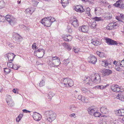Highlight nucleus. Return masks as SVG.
<instances>
[{
  "instance_id": "obj_61",
  "label": "nucleus",
  "mask_w": 124,
  "mask_h": 124,
  "mask_svg": "<svg viewBox=\"0 0 124 124\" xmlns=\"http://www.w3.org/2000/svg\"><path fill=\"white\" fill-rule=\"evenodd\" d=\"M21 119L18 116L16 118V121L17 122H18Z\"/></svg>"
},
{
  "instance_id": "obj_32",
  "label": "nucleus",
  "mask_w": 124,
  "mask_h": 124,
  "mask_svg": "<svg viewBox=\"0 0 124 124\" xmlns=\"http://www.w3.org/2000/svg\"><path fill=\"white\" fill-rule=\"evenodd\" d=\"M96 54L99 56L101 57H103L105 56V54L99 51L96 52Z\"/></svg>"
},
{
  "instance_id": "obj_7",
  "label": "nucleus",
  "mask_w": 124,
  "mask_h": 124,
  "mask_svg": "<svg viewBox=\"0 0 124 124\" xmlns=\"http://www.w3.org/2000/svg\"><path fill=\"white\" fill-rule=\"evenodd\" d=\"M118 27L117 24L116 22H112L109 23L106 27L107 29L111 30L116 29Z\"/></svg>"
},
{
  "instance_id": "obj_6",
  "label": "nucleus",
  "mask_w": 124,
  "mask_h": 124,
  "mask_svg": "<svg viewBox=\"0 0 124 124\" xmlns=\"http://www.w3.org/2000/svg\"><path fill=\"white\" fill-rule=\"evenodd\" d=\"M110 87L112 91L116 93H118L119 92H121L123 91L121 87L117 85H113L111 86Z\"/></svg>"
},
{
  "instance_id": "obj_52",
  "label": "nucleus",
  "mask_w": 124,
  "mask_h": 124,
  "mask_svg": "<svg viewBox=\"0 0 124 124\" xmlns=\"http://www.w3.org/2000/svg\"><path fill=\"white\" fill-rule=\"evenodd\" d=\"M19 68L17 65H13L12 68L14 70H17Z\"/></svg>"
},
{
  "instance_id": "obj_63",
  "label": "nucleus",
  "mask_w": 124,
  "mask_h": 124,
  "mask_svg": "<svg viewBox=\"0 0 124 124\" xmlns=\"http://www.w3.org/2000/svg\"><path fill=\"white\" fill-rule=\"evenodd\" d=\"M23 116V114H20L18 116V117L21 119Z\"/></svg>"
},
{
  "instance_id": "obj_12",
  "label": "nucleus",
  "mask_w": 124,
  "mask_h": 124,
  "mask_svg": "<svg viewBox=\"0 0 124 124\" xmlns=\"http://www.w3.org/2000/svg\"><path fill=\"white\" fill-rule=\"evenodd\" d=\"M88 60L89 62L93 64H95L97 61V59L95 57L92 55H91L89 56Z\"/></svg>"
},
{
  "instance_id": "obj_44",
  "label": "nucleus",
  "mask_w": 124,
  "mask_h": 124,
  "mask_svg": "<svg viewBox=\"0 0 124 124\" xmlns=\"http://www.w3.org/2000/svg\"><path fill=\"white\" fill-rule=\"evenodd\" d=\"M115 68L116 70L118 71H122V69L119 66H116L115 67Z\"/></svg>"
},
{
  "instance_id": "obj_15",
  "label": "nucleus",
  "mask_w": 124,
  "mask_h": 124,
  "mask_svg": "<svg viewBox=\"0 0 124 124\" xmlns=\"http://www.w3.org/2000/svg\"><path fill=\"white\" fill-rule=\"evenodd\" d=\"M89 27L87 26L83 25L80 27L79 30L80 31L84 32H86L88 31Z\"/></svg>"
},
{
  "instance_id": "obj_27",
  "label": "nucleus",
  "mask_w": 124,
  "mask_h": 124,
  "mask_svg": "<svg viewBox=\"0 0 124 124\" xmlns=\"http://www.w3.org/2000/svg\"><path fill=\"white\" fill-rule=\"evenodd\" d=\"M61 3L62 6L64 8L69 3L68 0H61Z\"/></svg>"
},
{
  "instance_id": "obj_29",
  "label": "nucleus",
  "mask_w": 124,
  "mask_h": 124,
  "mask_svg": "<svg viewBox=\"0 0 124 124\" xmlns=\"http://www.w3.org/2000/svg\"><path fill=\"white\" fill-rule=\"evenodd\" d=\"M88 111L89 114L92 115L95 112V110L94 109L91 108H88Z\"/></svg>"
},
{
  "instance_id": "obj_30",
  "label": "nucleus",
  "mask_w": 124,
  "mask_h": 124,
  "mask_svg": "<svg viewBox=\"0 0 124 124\" xmlns=\"http://www.w3.org/2000/svg\"><path fill=\"white\" fill-rule=\"evenodd\" d=\"M108 86V84L104 86L103 85L97 86H96V87L98 89L102 90L105 89V88H106Z\"/></svg>"
},
{
  "instance_id": "obj_64",
  "label": "nucleus",
  "mask_w": 124,
  "mask_h": 124,
  "mask_svg": "<svg viewBox=\"0 0 124 124\" xmlns=\"http://www.w3.org/2000/svg\"><path fill=\"white\" fill-rule=\"evenodd\" d=\"M105 65V66H107L108 65V62L107 61H106V62H105V63H104Z\"/></svg>"
},
{
  "instance_id": "obj_46",
  "label": "nucleus",
  "mask_w": 124,
  "mask_h": 124,
  "mask_svg": "<svg viewBox=\"0 0 124 124\" xmlns=\"http://www.w3.org/2000/svg\"><path fill=\"white\" fill-rule=\"evenodd\" d=\"M99 123L100 124H105V121H103V119L101 118L99 120Z\"/></svg>"
},
{
  "instance_id": "obj_50",
  "label": "nucleus",
  "mask_w": 124,
  "mask_h": 124,
  "mask_svg": "<svg viewBox=\"0 0 124 124\" xmlns=\"http://www.w3.org/2000/svg\"><path fill=\"white\" fill-rule=\"evenodd\" d=\"M6 16H2L0 15V21L3 22L4 19H5Z\"/></svg>"
},
{
  "instance_id": "obj_11",
  "label": "nucleus",
  "mask_w": 124,
  "mask_h": 124,
  "mask_svg": "<svg viewBox=\"0 0 124 124\" xmlns=\"http://www.w3.org/2000/svg\"><path fill=\"white\" fill-rule=\"evenodd\" d=\"M45 50L43 49L42 48L38 49L37 50L35 51L34 53L37 54L38 55L37 57L39 58H41L43 57L45 54Z\"/></svg>"
},
{
  "instance_id": "obj_16",
  "label": "nucleus",
  "mask_w": 124,
  "mask_h": 124,
  "mask_svg": "<svg viewBox=\"0 0 124 124\" xmlns=\"http://www.w3.org/2000/svg\"><path fill=\"white\" fill-rule=\"evenodd\" d=\"M75 9L77 12L80 13H82L85 11L83 8V7L79 5L76 6L75 8Z\"/></svg>"
},
{
  "instance_id": "obj_48",
  "label": "nucleus",
  "mask_w": 124,
  "mask_h": 124,
  "mask_svg": "<svg viewBox=\"0 0 124 124\" xmlns=\"http://www.w3.org/2000/svg\"><path fill=\"white\" fill-rule=\"evenodd\" d=\"M45 85V81L42 80L40 82V83H39V85L40 86H42Z\"/></svg>"
},
{
  "instance_id": "obj_31",
  "label": "nucleus",
  "mask_w": 124,
  "mask_h": 124,
  "mask_svg": "<svg viewBox=\"0 0 124 124\" xmlns=\"http://www.w3.org/2000/svg\"><path fill=\"white\" fill-rule=\"evenodd\" d=\"M81 90L84 93H87V94H88L90 93V91L89 90L84 87L82 88Z\"/></svg>"
},
{
  "instance_id": "obj_58",
  "label": "nucleus",
  "mask_w": 124,
  "mask_h": 124,
  "mask_svg": "<svg viewBox=\"0 0 124 124\" xmlns=\"http://www.w3.org/2000/svg\"><path fill=\"white\" fill-rule=\"evenodd\" d=\"M9 43H8V42H7V45L9 46L10 47H11V48H13V46L12 45V44H9Z\"/></svg>"
},
{
  "instance_id": "obj_39",
  "label": "nucleus",
  "mask_w": 124,
  "mask_h": 124,
  "mask_svg": "<svg viewBox=\"0 0 124 124\" xmlns=\"http://www.w3.org/2000/svg\"><path fill=\"white\" fill-rule=\"evenodd\" d=\"M67 31L69 33H70L72 32V29L70 26H68L67 28Z\"/></svg>"
},
{
  "instance_id": "obj_5",
  "label": "nucleus",
  "mask_w": 124,
  "mask_h": 124,
  "mask_svg": "<svg viewBox=\"0 0 124 124\" xmlns=\"http://www.w3.org/2000/svg\"><path fill=\"white\" fill-rule=\"evenodd\" d=\"M5 19L10 24L13 25L16 23L15 18L9 15H7L6 16Z\"/></svg>"
},
{
  "instance_id": "obj_49",
  "label": "nucleus",
  "mask_w": 124,
  "mask_h": 124,
  "mask_svg": "<svg viewBox=\"0 0 124 124\" xmlns=\"http://www.w3.org/2000/svg\"><path fill=\"white\" fill-rule=\"evenodd\" d=\"M100 8H96L94 10L95 13V14L98 13L100 11Z\"/></svg>"
},
{
  "instance_id": "obj_13",
  "label": "nucleus",
  "mask_w": 124,
  "mask_h": 124,
  "mask_svg": "<svg viewBox=\"0 0 124 124\" xmlns=\"http://www.w3.org/2000/svg\"><path fill=\"white\" fill-rule=\"evenodd\" d=\"M106 42L108 45H117V42L109 38H105V39Z\"/></svg>"
},
{
  "instance_id": "obj_23",
  "label": "nucleus",
  "mask_w": 124,
  "mask_h": 124,
  "mask_svg": "<svg viewBox=\"0 0 124 124\" xmlns=\"http://www.w3.org/2000/svg\"><path fill=\"white\" fill-rule=\"evenodd\" d=\"M63 39L66 41H69L71 40L72 39V37L70 35H65L64 37H63Z\"/></svg>"
},
{
  "instance_id": "obj_56",
  "label": "nucleus",
  "mask_w": 124,
  "mask_h": 124,
  "mask_svg": "<svg viewBox=\"0 0 124 124\" xmlns=\"http://www.w3.org/2000/svg\"><path fill=\"white\" fill-rule=\"evenodd\" d=\"M23 112L26 113H30L31 112L30 111L27 110L26 109L23 110Z\"/></svg>"
},
{
  "instance_id": "obj_19",
  "label": "nucleus",
  "mask_w": 124,
  "mask_h": 124,
  "mask_svg": "<svg viewBox=\"0 0 124 124\" xmlns=\"http://www.w3.org/2000/svg\"><path fill=\"white\" fill-rule=\"evenodd\" d=\"M7 57L9 61H12L14 59L16 55L13 53H9L7 54Z\"/></svg>"
},
{
  "instance_id": "obj_53",
  "label": "nucleus",
  "mask_w": 124,
  "mask_h": 124,
  "mask_svg": "<svg viewBox=\"0 0 124 124\" xmlns=\"http://www.w3.org/2000/svg\"><path fill=\"white\" fill-rule=\"evenodd\" d=\"M31 12V10L29 8H27V9H26L25 11V12L26 13H28V12H30H30Z\"/></svg>"
},
{
  "instance_id": "obj_59",
  "label": "nucleus",
  "mask_w": 124,
  "mask_h": 124,
  "mask_svg": "<svg viewBox=\"0 0 124 124\" xmlns=\"http://www.w3.org/2000/svg\"><path fill=\"white\" fill-rule=\"evenodd\" d=\"M74 51L76 53H78L79 51L78 48L75 49L74 48Z\"/></svg>"
},
{
  "instance_id": "obj_38",
  "label": "nucleus",
  "mask_w": 124,
  "mask_h": 124,
  "mask_svg": "<svg viewBox=\"0 0 124 124\" xmlns=\"http://www.w3.org/2000/svg\"><path fill=\"white\" fill-rule=\"evenodd\" d=\"M8 105L10 107H12L14 105V103L12 101V100L10 101L8 103H7Z\"/></svg>"
},
{
  "instance_id": "obj_2",
  "label": "nucleus",
  "mask_w": 124,
  "mask_h": 124,
  "mask_svg": "<svg viewBox=\"0 0 124 124\" xmlns=\"http://www.w3.org/2000/svg\"><path fill=\"white\" fill-rule=\"evenodd\" d=\"M47 62L49 65L53 67H57L60 63L59 58L56 56L50 57L49 60Z\"/></svg>"
},
{
  "instance_id": "obj_20",
  "label": "nucleus",
  "mask_w": 124,
  "mask_h": 124,
  "mask_svg": "<svg viewBox=\"0 0 124 124\" xmlns=\"http://www.w3.org/2000/svg\"><path fill=\"white\" fill-rule=\"evenodd\" d=\"M100 111L101 112L104 114H107L108 113L109 110L106 107L102 106L100 108Z\"/></svg>"
},
{
  "instance_id": "obj_47",
  "label": "nucleus",
  "mask_w": 124,
  "mask_h": 124,
  "mask_svg": "<svg viewBox=\"0 0 124 124\" xmlns=\"http://www.w3.org/2000/svg\"><path fill=\"white\" fill-rule=\"evenodd\" d=\"M3 3H1V2H0V9H1L4 8L5 6V3L4 1L3 0Z\"/></svg>"
},
{
  "instance_id": "obj_54",
  "label": "nucleus",
  "mask_w": 124,
  "mask_h": 124,
  "mask_svg": "<svg viewBox=\"0 0 124 124\" xmlns=\"http://www.w3.org/2000/svg\"><path fill=\"white\" fill-rule=\"evenodd\" d=\"M82 97L83 96H82L81 95H78L77 97V98L79 100H81L82 98Z\"/></svg>"
},
{
  "instance_id": "obj_26",
  "label": "nucleus",
  "mask_w": 124,
  "mask_h": 124,
  "mask_svg": "<svg viewBox=\"0 0 124 124\" xmlns=\"http://www.w3.org/2000/svg\"><path fill=\"white\" fill-rule=\"evenodd\" d=\"M13 39L16 41H19L20 37H21L20 36L19 34L17 33L15 34L14 35Z\"/></svg>"
},
{
  "instance_id": "obj_1",
  "label": "nucleus",
  "mask_w": 124,
  "mask_h": 124,
  "mask_svg": "<svg viewBox=\"0 0 124 124\" xmlns=\"http://www.w3.org/2000/svg\"><path fill=\"white\" fill-rule=\"evenodd\" d=\"M44 114L46 121L47 123H51L56 118V115L52 111H46Z\"/></svg>"
},
{
  "instance_id": "obj_42",
  "label": "nucleus",
  "mask_w": 124,
  "mask_h": 124,
  "mask_svg": "<svg viewBox=\"0 0 124 124\" xmlns=\"http://www.w3.org/2000/svg\"><path fill=\"white\" fill-rule=\"evenodd\" d=\"M94 19L95 21H101L102 20V19L101 18V17H94Z\"/></svg>"
},
{
  "instance_id": "obj_10",
  "label": "nucleus",
  "mask_w": 124,
  "mask_h": 124,
  "mask_svg": "<svg viewBox=\"0 0 124 124\" xmlns=\"http://www.w3.org/2000/svg\"><path fill=\"white\" fill-rule=\"evenodd\" d=\"M74 17L73 19L70 21V23L75 28H77L79 25V23L78 20Z\"/></svg>"
},
{
  "instance_id": "obj_9",
  "label": "nucleus",
  "mask_w": 124,
  "mask_h": 124,
  "mask_svg": "<svg viewBox=\"0 0 124 124\" xmlns=\"http://www.w3.org/2000/svg\"><path fill=\"white\" fill-rule=\"evenodd\" d=\"M102 75L103 77H107L112 73V71L108 69H104L101 71Z\"/></svg>"
},
{
  "instance_id": "obj_34",
  "label": "nucleus",
  "mask_w": 124,
  "mask_h": 124,
  "mask_svg": "<svg viewBox=\"0 0 124 124\" xmlns=\"http://www.w3.org/2000/svg\"><path fill=\"white\" fill-rule=\"evenodd\" d=\"M54 95V93L52 92H50L48 93L47 97L48 99H51Z\"/></svg>"
},
{
  "instance_id": "obj_17",
  "label": "nucleus",
  "mask_w": 124,
  "mask_h": 124,
  "mask_svg": "<svg viewBox=\"0 0 124 124\" xmlns=\"http://www.w3.org/2000/svg\"><path fill=\"white\" fill-rule=\"evenodd\" d=\"M120 1V0H118L114 4V5L121 8L124 9V4H122Z\"/></svg>"
},
{
  "instance_id": "obj_14",
  "label": "nucleus",
  "mask_w": 124,
  "mask_h": 124,
  "mask_svg": "<svg viewBox=\"0 0 124 124\" xmlns=\"http://www.w3.org/2000/svg\"><path fill=\"white\" fill-rule=\"evenodd\" d=\"M84 83L89 85L92 86L93 84V81L92 79V78H90L89 77L85 78L84 80Z\"/></svg>"
},
{
  "instance_id": "obj_8",
  "label": "nucleus",
  "mask_w": 124,
  "mask_h": 124,
  "mask_svg": "<svg viewBox=\"0 0 124 124\" xmlns=\"http://www.w3.org/2000/svg\"><path fill=\"white\" fill-rule=\"evenodd\" d=\"M41 21L42 24L47 27H50L51 25V20L48 18V17L43 19Z\"/></svg>"
},
{
  "instance_id": "obj_18",
  "label": "nucleus",
  "mask_w": 124,
  "mask_h": 124,
  "mask_svg": "<svg viewBox=\"0 0 124 124\" xmlns=\"http://www.w3.org/2000/svg\"><path fill=\"white\" fill-rule=\"evenodd\" d=\"M33 117L34 120L37 121L40 120L41 118V115L39 113L36 112L34 113Z\"/></svg>"
},
{
  "instance_id": "obj_22",
  "label": "nucleus",
  "mask_w": 124,
  "mask_h": 124,
  "mask_svg": "<svg viewBox=\"0 0 124 124\" xmlns=\"http://www.w3.org/2000/svg\"><path fill=\"white\" fill-rule=\"evenodd\" d=\"M116 98L117 99H118L121 101H124V93L121 92L120 93H119L118 94Z\"/></svg>"
},
{
  "instance_id": "obj_43",
  "label": "nucleus",
  "mask_w": 124,
  "mask_h": 124,
  "mask_svg": "<svg viewBox=\"0 0 124 124\" xmlns=\"http://www.w3.org/2000/svg\"><path fill=\"white\" fill-rule=\"evenodd\" d=\"M100 113L98 112H94L93 115L95 117H99L100 115Z\"/></svg>"
},
{
  "instance_id": "obj_4",
  "label": "nucleus",
  "mask_w": 124,
  "mask_h": 124,
  "mask_svg": "<svg viewBox=\"0 0 124 124\" xmlns=\"http://www.w3.org/2000/svg\"><path fill=\"white\" fill-rule=\"evenodd\" d=\"M92 79L94 83L98 84L100 83L101 81L100 75L98 74H95L92 77Z\"/></svg>"
},
{
  "instance_id": "obj_25",
  "label": "nucleus",
  "mask_w": 124,
  "mask_h": 124,
  "mask_svg": "<svg viewBox=\"0 0 124 124\" xmlns=\"http://www.w3.org/2000/svg\"><path fill=\"white\" fill-rule=\"evenodd\" d=\"M89 26L92 29H94L96 28V23L95 21H91L89 24Z\"/></svg>"
},
{
  "instance_id": "obj_36",
  "label": "nucleus",
  "mask_w": 124,
  "mask_h": 124,
  "mask_svg": "<svg viewBox=\"0 0 124 124\" xmlns=\"http://www.w3.org/2000/svg\"><path fill=\"white\" fill-rule=\"evenodd\" d=\"M11 70L8 68H4V72L6 74H7L10 73Z\"/></svg>"
},
{
  "instance_id": "obj_40",
  "label": "nucleus",
  "mask_w": 124,
  "mask_h": 124,
  "mask_svg": "<svg viewBox=\"0 0 124 124\" xmlns=\"http://www.w3.org/2000/svg\"><path fill=\"white\" fill-rule=\"evenodd\" d=\"M90 9L89 7L87 8L86 9V13L88 14V15L89 16H91V15L90 13Z\"/></svg>"
},
{
  "instance_id": "obj_41",
  "label": "nucleus",
  "mask_w": 124,
  "mask_h": 124,
  "mask_svg": "<svg viewBox=\"0 0 124 124\" xmlns=\"http://www.w3.org/2000/svg\"><path fill=\"white\" fill-rule=\"evenodd\" d=\"M69 61L68 59L65 60L63 61V64L65 65H67L69 63Z\"/></svg>"
},
{
  "instance_id": "obj_24",
  "label": "nucleus",
  "mask_w": 124,
  "mask_h": 124,
  "mask_svg": "<svg viewBox=\"0 0 124 124\" xmlns=\"http://www.w3.org/2000/svg\"><path fill=\"white\" fill-rule=\"evenodd\" d=\"M117 115L119 116H124V109H122L117 110Z\"/></svg>"
},
{
  "instance_id": "obj_21",
  "label": "nucleus",
  "mask_w": 124,
  "mask_h": 124,
  "mask_svg": "<svg viewBox=\"0 0 124 124\" xmlns=\"http://www.w3.org/2000/svg\"><path fill=\"white\" fill-rule=\"evenodd\" d=\"M70 110L72 112H78V108L77 106H75L74 105H70L69 107Z\"/></svg>"
},
{
  "instance_id": "obj_51",
  "label": "nucleus",
  "mask_w": 124,
  "mask_h": 124,
  "mask_svg": "<svg viewBox=\"0 0 124 124\" xmlns=\"http://www.w3.org/2000/svg\"><path fill=\"white\" fill-rule=\"evenodd\" d=\"M7 65L10 68H12L13 67V64L11 62H10L8 63Z\"/></svg>"
},
{
  "instance_id": "obj_35",
  "label": "nucleus",
  "mask_w": 124,
  "mask_h": 124,
  "mask_svg": "<svg viewBox=\"0 0 124 124\" xmlns=\"http://www.w3.org/2000/svg\"><path fill=\"white\" fill-rule=\"evenodd\" d=\"M6 100L7 103L12 100L11 96L9 95L6 96Z\"/></svg>"
},
{
  "instance_id": "obj_62",
  "label": "nucleus",
  "mask_w": 124,
  "mask_h": 124,
  "mask_svg": "<svg viewBox=\"0 0 124 124\" xmlns=\"http://www.w3.org/2000/svg\"><path fill=\"white\" fill-rule=\"evenodd\" d=\"M13 92L14 93H18V91L17 90H16L15 89H14L13 90Z\"/></svg>"
},
{
  "instance_id": "obj_33",
  "label": "nucleus",
  "mask_w": 124,
  "mask_h": 124,
  "mask_svg": "<svg viewBox=\"0 0 124 124\" xmlns=\"http://www.w3.org/2000/svg\"><path fill=\"white\" fill-rule=\"evenodd\" d=\"M91 43L93 44L95 46H97L99 44V42L97 40H95L93 39H92L91 40Z\"/></svg>"
},
{
  "instance_id": "obj_37",
  "label": "nucleus",
  "mask_w": 124,
  "mask_h": 124,
  "mask_svg": "<svg viewBox=\"0 0 124 124\" xmlns=\"http://www.w3.org/2000/svg\"><path fill=\"white\" fill-rule=\"evenodd\" d=\"M81 101L85 103H87L88 102V99H86L85 97L83 96Z\"/></svg>"
},
{
  "instance_id": "obj_28",
  "label": "nucleus",
  "mask_w": 124,
  "mask_h": 124,
  "mask_svg": "<svg viewBox=\"0 0 124 124\" xmlns=\"http://www.w3.org/2000/svg\"><path fill=\"white\" fill-rule=\"evenodd\" d=\"M62 45L69 51L71 49L70 46L67 43L64 42L62 43Z\"/></svg>"
},
{
  "instance_id": "obj_60",
  "label": "nucleus",
  "mask_w": 124,
  "mask_h": 124,
  "mask_svg": "<svg viewBox=\"0 0 124 124\" xmlns=\"http://www.w3.org/2000/svg\"><path fill=\"white\" fill-rule=\"evenodd\" d=\"M70 116L71 117H74V118L76 117L75 114L74 113H73L72 114H71Z\"/></svg>"
},
{
  "instance_id": "obj_57",
  "label": "nucleus",
  "mask_w": 124,
  "mask_h": 124,
  "mask_svg": "<svg viewBox=\"0 0 124 124\" xmlns=\"http://www.w3.org/2000/svg\"><path fill=\"white\" fill-rule=\"evenodd\" d=\"M36 45V43H34L32 46V48H36L37 46Z\"/></svg>"
},
{
  "instance_id": "obj_3",
  "label": "nucleus",
  "mask_w": 124,
  "mask_h": 124,
  "mask_svg": "<svg viewBox=\"0 0 124 124\" xmlns=\"http://www.w3.org/2000/svg\"><path fill=\"white\" fill-rule=\"evenodd\" d=\"M61 82L66 87H71L74 85L73 81L68 78H63L61 79Z\"/></svg>"
},
{
  "instance_id": "obj_45",
  "label": "nucleus",
  "mask_w": 124,
  "mask_h": 124,
  "mask_svg": "<svg viewBox=\"0 0 124 124\" xmlns=\"http://www.w3.org/2000/svg\"><path fill=\"white\" fill-rule=\"evenodd\" d=\"M48 19H50V20H51V24L52 23L55 21V20L54 17L52 18L51 17H48Z\"/></svg>"
},
{
  "instance_id": "obj_55",
  "label": "nucleus",
  "mask_w": 124,
  "mask_h": 124,
  "mask_svg": "<svg viewBox=\"0 0 124 124\" xmlns=\"http://www.w3.org/2000/svg\"><path fill=\"white\" fill-rule=\"evenodd\" d=\"M120 16L121 18L124 20V15L122 14H120Z\"/></svg>"
}]
</instances>
